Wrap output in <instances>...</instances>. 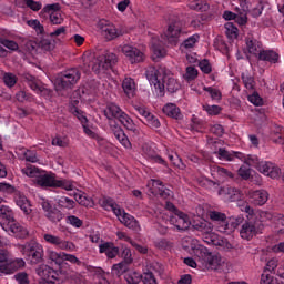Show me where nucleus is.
Returning <instances> with one entry per match:
<instances>
[{"instance_id":"obj_1","label":"nucleus","mask_w":284,"mask_h":284,"mask_svg":"<svg viewBox=\"0 0 284 284\" xmlns=\"http://www.w3.org/2000/svg\"><path fill=\"white\" fill-rule=\"evenodd\" d=\"M145 74L148 81L153 85L156 97H165V88L171 94L181 90V83L174 79L165 67L151 65L146 69Z\"/></svg>"},{"instance_id":"obj_2","label":"nucleus","mask_w":284,"mask_h":284,"mask_svg":"<svg viewBox=\"0 0 284 284\" xmlns=\"http://www.w3.org/2000/svg\"><path fill=\"white\" fill-rule=\"evenodd\" d=\"M38 276L42 278L40 284H54V281H58L59 283H63V281H68L71 278V281H74V283H81V277L74 273L64 271L63 267H61L59 271L42 264L36 270Z\"/></svg>"},{"instance_id":"obj_3","label":"nucleus","mask_w":284,"mask_h":284,"mask_svg":"<svg viewBox=\"0 0 284 284\" xmlns=\"http://www.w3.org/2000/svg\"><path fill=\"white\" fill-rule=\"evenodd\" d=\"M104 115L109 120L118 119L121 125L125 128L130 136H139V134H141V128L136 123H134V120H132V118H130V115H128V113H125L123 109L118 104H108L104 110Z\"/></svg>"},{"instance_id":"obj_4","label":"nucleus","mask_w":284,"mask_h":284,"mask_svg":"<svg viewBox=\"0 0 284 284\" xmlns=\"http://www.w3.org/2000/svg\"><path fill=\"white\" fill-rule=\"evenodd\" d=\"M241 210L242 212H245L248 216H251V219L242 224V227L240 230V236L244 241H252L257 234H263V230L265 226L263 225V222H261V220L254 219V216H252V214H254V209L252 206L246 204Z\"/></svg>"},{"instance_id":"obj_5","label":"nucleus","mask_w":284,"mask_h":284,"mask_svg":"<svg viewBox=\"0 0 284 284\" xmlns=\"http://www.w3.org/2000/svg\"><path fill=\"white\" fill-rule=\"evenodd\" d=\"M36 182L40 187H62V190H67V192L74 190L72 180H58L57 174L52 172L40 171Z\"/></svg>"},{"instance_id":"obj_6","label":"nucleus","mask_w":284,"mask_h":284,"mask_svg":"<svg viewBox=\"0 0 284 284\" xmlns=\"http://www.w3.org/2000/svg\"><path fill=\"white\" fill-rule=\"evenodd\" d=\"M81 79V72L77 69H69L62 72L54 81L57 90H72Z\"/></svg>"},{"instance_id":"obj_7","label":"nucleus","mask_w":284,"mask_h":284,"mask_svg":"<svg viewBox=\"0 0 284 284\" xmlns=\"http://www.w3.org/2000/svg\"><path fill=\"white\" fill-rule=\"evenodd\" d=\"M23 256L31 265H39L43 261V246L39 243L31 242L23 247Z\"/></svg>"},{"instance_id":"obj_8","label":"nucleus","mask_w":284,"mask_h":284,"mask_svg":"<svg viewBox=\"0 0 284 284\" xmlns=\"http://www.w3.org/2000/svg\"><path fill=\"white\" fill-rule=\"evenodd\" d=\"M0 225L10 236H14L16 239H26V236H28V229L17 222L14 217L9 222L0 223Z\"/></svg>"},{"instance_id":"obj_9","label":"nucleus","mask_w":284,"mask_h":284,"mask_svg":"<svg viewBox=\"0 0 284 284\" xmlns=\"http://www.w3.org/2000/svg\"><path fill=\"white\" fill-rule=\"evenodd\" d=\"M43 240L45 241V243H49V245H53L54 247H57V250H64L65 252H74L77 250L74 243L65 241L50 233L43 234Z\"/></svg>"},{"instance_id":"obj_10","label":"nucleus","mask_w":284,"mask_h":284,"mask_svg":"<svg viewBox=\"0 0 284 284\" xmlns=\"http://www.w3.org/2000/svg\"><path fill=\"white\" fill-rule=\"evenodd\" d=\"M181 32H183V22L178 18L170 20L166 30V39L171 45H176V43H179Z\"/></svg>"},{"instance_id":"obj_11","label":"nucleus","mask_w":284,"mask_h":284,"mask_svg":"<svg viewBox=\"0 0 284 284\" xmlns=\"http://www.w3.org/2000/svg\"><path fill=\"white\" fill-rule=\"evenodd\" d=\"M148 187L151 192V194H153V196H160V199H171L172 196V190L165 187V185H163V182L161 180H151L148 183Z\"/></svg>"},{"instance_id":"obj_12","label":"nucleus","mask_w":284,"mask_h":284,"mask_svg":"<svg viewBox=\"0 0 284 284\" xmlns=\"http://www.w3.org/2000/svg\"><path fill=\"white\" fill-rule=\"evenodd\" d=\"M122 52L124 53V57H126L128 61H130L132 64L143 63L145 61V53L134 45H122Z\"/></svg>"},{"instance_id":"obj_13","label":"nucleus","mask_w":284,"mask_h":284,"mask_svg":"<svg viewBox=\"0 0 284 284\" xmlns=\"http://www.w3.org/2000/svg\"><path fill=\"white\" fill-rule=\"evenodd\" d=\"M217 194L225 203H234L236 201H241L242 197L241 191L239 189L227 185L220 187Z\"/></svg>"},{"instance_id":"obj_14","label":"nucleus","mask_w":284,"mask_h":284,"mask_svg":"<svg viewBox=\"0 0 284 284\" xmlns=\"http://www.w3.org/2000/svg\"><path fill=\"white\" fill-rule=\"evenodd\" d=\"M23 81L31 88L36 94H50V90L45 88V84L41 82L37 77L30 74V73H24L23 75Z\"/></svg>"},{"instance_id":"obj_15","label":"nucleus","mask_w":284,"mask_h":284,"mask_svg":"<svg viewBox=\"0 0 284 284\" xmlns=\"http://www.w3.org/2000/svg\"><path fill=\"white\" fill-rule=\"evenodd\" d=\"M142 155L146 161H150L151 163H158V165H163L164 168H168V161H165L159 153H156V150L150 144H144L142 146Z\"/></svg>"},{"instance_id":"obj_16","label":"nucleus","mask_w":284,"mask_h":284,"mask_svg":"<svg viewBox=\"0 0 284 284\" xmlns=\"http://www.w3.org/2000/svg\"><path fill=\"white\" fill-rule=\"evenodd\" d=\"M43 16L50 20V23H52V26H61V23H63V16H61L58 3L48 4L44 8Z\"/></svg>"},{"instance_id":"obj_17","label":"nucleus","mask_w":284,"mask_h":284,"mask_svg":"<svg viewBox=\"0 0 284 284\" xmlns=\"http://www.w3.org/2000/svg\"><path fill=\"white\" fill-rule=\"evenodd\" d=\"M26 267V261L23 258H14L4 264H0V276L3 274H14L18 270Z\"/></svg>"},{"instance_id":"obj_18","label":"nucleus","mask_w":284,"mask_h":284,"mask_svg":"<svg viewBox=\"0 0 284 284\" xmlns=\"http://www.w3.org/2000/svg\"><path fill=\"white\" fill-rule=\"evenodd\" d=\"M172 225L176 226L178 230L185 232V230H190L192 222L190 221V216L183 212H179L175 215H172L170 219Z\"/></svg>"},{"instance_id":"obj_19","label":"nucleus","mask_w":284,"mask_h":284,"mask_svg":"<svg viewBox=\"0 0 284 284\" xmlns=\"http://www.w3.org/2000/svg\"><path fill=\"white\" fill-rule=\"evenodd\" d=\"M276 276L278 278L272 276V273H265L263 271L260 277V284H284V264L277 268Z\"/></svg>"},{"instance_id":"obj_20","label":"nucleus","mask_w":284,"mask_h":284,"mask_svg":"<svg viewBox=\"0 0 284 284\" xmlns=\"http://www.w3.org/2000/svg\"><path fill=\"white\" fill-rule=\"evenodd\" d=\"M257 170L258 172H261L265 176H270L271 179H278V174L281 172V169H278L276 164L267 161H262Z\"/></svg>"},{"instance_id":"obj_21","label":"nucleus","mask_w":284,"mask_h":284,"mask_svg":"<svg viewBox=\"0 0 284 284\" xmlns=\"http://www.w3.org/2000/svg\"><path fill=\"white\" fill-rule=\"evenodd\" d=\"M243 223H245V219L243 217V215L230 217V220L226 221V225H224L225 227H220V232L222 234H232V232H234V230H236L239 225H243Z\"/></svg>"},{"instance_id":"obj_22","label":"nucleus","mask_w":284,"mask_h":284,"mask_svg":"<svg viewBox=\"0 0 284 284\" xmlns=\"http://www.w3.org/2000/svg\"><path fill=\"white\" fill-rule=\"evenodd\" d=\"M119 246L112 242H103L99 244L100 254H105L106 258H116L119 256Z\"/></svg>"},{"instance_id":"obj_23","label":"nucleus","mask_w":284,"mask_h":284,"mask_svg":"<svg viewBox=\"0 0 284 284\" xmlns=\"http://www.w3.org/2000/svg\"><path fill=\"white\" fill-rule=\"evenodd\" d=\"M246 48L250 54H254V57H258L263 52V44L252 33H248L246 37Z\"/></svg>"},{"instance_id":"obj_24","label":"nucleus","mask_w":284,"mask_h":284,"mask_svg":"<svg viewBox=\"0 0 284 284\" xmlns=\"http://www.w3.org/2000/svg\"><path fill=\"white\" fill-rule=\"evenodd\" d=\"M14 202L18 205V207H20V210L23 211V214L31 219L30 215L32 214V204H30V200H28L26 195L18 193L14 196Z\"/></svg>"},{"instance_id":"obj_25","label":"nucleus","mask_w":284,"mask_h":284,"mask_svg":"<svg viewBox=\"0 0 284 284\" xmlns=\"http://www.w3.org/2000/svg\"><path fill=\"white\" fill-rule=\"evenodd\" d=\"M101 34L104 37V39H106V41H113V39H119L122 33L116 26L109 23L101 28Z\"/></svg>"},{"instance_id":"obj_26","label":"nucleus","mask_w":284,"mask_h":284,"mask_svg":"<svg viewBox=\"0 0 284 284\" xmlns=\"http://www.w3.org/2000/svg\"><path fill=\"white\" fill-rule=\"evenodd\" d=\"M251 203L254 205H265L270 199V193L265 190H256L250 193Z\"/></svg>"},{"instance_id":"obj_27","label":"nucleus","mask_w":284,"mask_h":284,"mask_svg":"<svg viewBox=\"0 0 284 284\" xmlns=\"http://www.w3.org/2000/svg\"><path fill=\"white\" fill-rule=\"evenodd\" d=\"M209 216L211 221L215 223L217 232H221V227H225V225H227V215H225V213L211 211Z\"/></svg>"},{"instance_id":"obj_28","label":"nucleus","mask_w":284,"mask_h":284,"mask_svg":"<svg viewBox=\"0 0 284 284\" xmlns=\"http://www.w3.org/2000/svg\"><path fill=\"white\" fill-rule=\"evenodd\" d=\"M163 114L179 121L182 119L181 109L175 103H166L162 109Z\"/></svg>"},{"instance_id":"obj_29","label":"nucleus","mask_w":284,"mask_h":284,"mask_svg":"<svg viewBox=\"0 0 284 284\" xmlns=\"http://www.w3.org/2000/svg\"><path fill=\"white\" fill-rule=\"evenodd\" d=\"M193 230L195 232H200L203 236L206 234H210V232H213L214 227L212 226V223L205 221V220H197L194 221L192 224Z\"/></svg>"},{"instance_id":"obj_30","label":"nucleus","mask_w":284,"mask_h":284,"mask_svg":"<svg viewBox=\"0 0 284 284\" xmlns=\"http://www.w3.org/2000/svg\"><path fill=\"white\" fill-rule=\"evenodd\" d=\"M215 154H217V159L222 161H234V159H243L242 152L227 151L223 148H220Z\"/></svg>"},{"instance_id":"obj_31","label":"nucleus","mask_w":284,"mask_h":284,"mask_svg":"<svg viewBox=\"0 0 284 284\" xmlns=\"http://www.w3.org/2000/svg\"><path fill=\"white\" fill-rule=\"evenodd\" d=\"M114 138L125 148V150H132V142H130V139H128V135H125V131L121 129V126H116L113 130Z\"/></svg>"},{"instance_id":"obj_32","label":"nucleus","mask_w":284,"mask_h":284,"mask_svg":"<svg viewBox=\"0 0 284 284\" xmlns=\"http://www.w3.org/2000/svg\"><path fill=\"white\" fill-rule=\"evenodd\" d=\"M258 61H267L268 63H278L281 55L274 50H262L257 57Z\"/></svg>"},{"instance_id":"obj_33","label":"nucleus","mask_w":284,"mask_h":284,"mask_svg":"<svg viewBox=\"0 0 284 284\" xmlns=\"http://www.w3.org/2000/svg\"><path fill=\"white\" fill-rule=\"evenodd\" d=\"M122 89L126 94L128 99H132L136 94V82L132 78H125L122 81Z\"/></svg>"},{"instance_id":"obj_34","label":"nucleus","mask_w":284,"mask_h":284,"mask_svg":"<svg viewBox=\"0 0 284 284\" xmlns=\"http://www.w3.org/2000/svg\"><path fill=\"white\" fill-rule=\"evenodd\" d=\"M77 105H79L78 100H74L73 102H71V104L69 106V112H71V114H73V116H77V119L80 121L81 125H85L88 123V118L85 116V113L82 110L77 108Z\"/></svg>"},{"instance_id":"obj_35","label":"nucleus","mask_w":284,"mask_h":284,"mask_svg":"<svg viewBox=\"0 0 284 284\" xmlns=\"http://www.w3.org/2000/svg\"><path fill=\"white\" fill-rule=\"evenodd\" d=\"M240 161H243V163H245V165H247L248 168H255V170H258L261 163L263 162L261 161V159H258L257 155H245L244 153H242V158H240Z\"/></svg>"},{"instance_id":"obj_36","label":"nucleus","mask_w":284,"mask_h":284,"mask_svg":"<svg viewBox=\"0 0 284 284\" xmlns=\"http://www.w3.org/2000/svg\"><path fill=\"white\" fill-rule=\"evenodd\" d=\"M120 221L125 225V227H129V230H138L139 229V221L134 216H132L130 213L123 212V215L120 217Z\"/></svg>"},{"instance_id":"obj_37","label":"nucleus","mask_w":284,"mask_h":284,"mask_svg":"<svg viewBox=\"0 0 284 284\" xmlns=\"http://www.w3.org/2000/svg\"><path fill=\"white\" fill-rule=\"evenodd\" d=\"M0 219H3L2 223H8L14 219V211L6 203L0 204Z\"/></svg>"},{"instance_id":"obj_38","label":"nucleus","mask_w":284,"mask_h":284,"mask_svg":"<svg viewBox=\"0 0 284 284\" xmlns=\"http://www.w3.org/2000/svg\"><path fill=\"white\" fill-rule=\"evenodd\" d=\"M189 8L196 12H207V10H210V4L206 0H192L189 2Z\"/></svg>"},{"instance_id":"obj_39","label":"nucleus","mask_w":284,"mask_h":284,"mask_svg":"<svg viewBox=\"0 0 284 284\" xmlns=\"http://www.w3.org/2000/svg\"><path fill=\"white\" fill-rule=\"evenodd\" d=\"M118 256L122 258V263L126 265H132V263L134 262V257H132V250H130V247L128 246H122L119 250Z\"/></svg>"},{"instance_id":"obj_40","label":"nucleus","mask_w":284,"mask_h":284,"mask_svg":"<svg viewBox=\"0 0 284 284\" xmlns=\"http://www.w3.org/2000/svg\"><path fill=\"white\" fill-rule=\"evenodd\" d=\"M48 256L50 261L60 266L59 271L62 267V270L65 272V266H68V263L63 264V252L57 253V251H49Z\"/></svg>"},{"instance_id":"obj_41","label":"nucleus","mask_w":284,"mask_h":284,"mask_svg":"<svg viewBox=\"0 0 284 284\" xmlns=\"http://www.w3.org/2000/svg\"><path fill=\"white\" fill-rule=\"evenodd\" d=\"M242 83L246 90H255L256 88V80L254 75H251L248 72H243L241 74Z\"/></svg>"},{"instance_id":"obj_42","label":"nucleus","mask_w":284,"mask_h":284,"mask_svg":"<svg viewBox=\"0 0 284 284\" xmlns=\"http://www.w3.org/2000/svg\"><path fill=\"white\" fill-rule=\"evenodd\" d=\"M142 123H144V125H148V128H151V130H158V128H161V121L156 115L152 114L151 112L149 113V115H146V118H144V121H142Z\"/></svg>"},{"instance_id":"obj_43","label":"nucleus","mask_w":284,"mask_h":284,"mask_svg":"<svg viewBox=\"0 0 284 284\" xmlns=\"http://www.w3.org/2000/svg\"><path fill=\"white\" fill-rule=\"evenodd\" d=\"M42 170H40L39 168L29 164L26 168L21 169L22 174H24V176H29V179H39V174L41 173Z\"/></svg>"},{"instance_id":"obj_44","label":"nucleus","mask_w":284,"mask_h":284,"mask_svg":"<svg viewBox=\"0 0 284 284\" xmlns=\"http://www.w3.org/2000/svg\"><path fill=\"white\" fill-rule=\"evenodd\" d=\"M205 262L207 267H210L211 270H216V267L221 265V256L207 253L205 254Z\"/></svg>"},{"instance_id":"obj_45","label":"nucleus","mask_w":284,"mask_h":284,"mask_svg":"<svg viewBox=\"0 0 284 284\" xmlns=\"http://www.w3.org/2000/svg\"><path fill=\"white\" fill-rule=\"evenodd\" d=\"M128 270H130V264H125V262H120L118 264H114L112 266V275L113 276H123V274H125V272H128Z\"/></svg>"},{"instance_id":"obj_46","label":"nucleus","mask_w":284,"mask_h":284,"mask_svg":"<svg viewBox=\"0 0 284 284\" xmlns=\"http://www.w3.org/2000/svg\"><path fill=\"white\" fill-rule=\"evenodd\" d=\"M152 52H153V61H156V59H163L165 54H168V51L161 43H152Z\"/></svg>"},{"instance_id":"obj_47","label":"nucleus","mask_w":284,"mask_h":284,"mask_svg":"<svg viewBox=\"0 0 284 284\" xmlns=\"http://www.w3.org/2000/svg\"><path fill=\"white\" fill-rule=\"evenodd\" d=\"M82 129L83 132L87 136H89V139H93L94 141H97L98 143H101V141H103V138H101V135H99V133L92 131V128L90 126V124H82Z\"/></svg>"},{"instance_id":"obj_48","label":"nucleus","mask_w":284,"mask_h":284,"mask_svg":"<svg viewBox=\"0 0 284 284\" xmlns=\"http://www.w3.org/2000/svg\"><path fill=\"white\" fill-rule=\"evenodd\" d=\"M124 278L128 284H139L141 283L143 275L139 272H129L124 275Z\"/></svg>"},{"instance_id":"obj_49","label":"nucleus","mask_w":284,"mask_h":284,"mask_svg":"<svg viewBox=\"0 0 284 284\" xmlns=\"http://www.w3.org/2000/svg\"><path fill=\"white\" fill-rule=\"evenodd\" d=\"M45 216L51 221V223H59V221L63 220V213L57 209H51L48 213H45Z\"/></svg>"},{"instance_id":"obj_50","label":"nucleus","mask_w":284,"mask_h":284,"mask_svg":"<svg viewBox=\"0 0 284 284\" xmlns=\"http://www.w3.org/2000/svg\"><path fill=\"white\" fill-rule=\"evenodd\" d=\"M196 77H199V70L196 69V67H186L185 74H183V79L190 83V81H194Z\"/></svg>"},{"instance_id":"obj_51","label":"nucleus","mask_w":284,"mask_h":284,"mask_svg":"<svg viewBox=\"0 0 284 284\" xmlns=\"http://www.w3.org/2000/svg\"><path fill=\"white\" fill-rule=\"evenodd\" d=\"M248 12L251 17H254L255 19L261 17V14H263V2H261V0H255Z\"/></svg>"},{"instance_id":"obj_52","label":"nucleus","mask_w":284,"mask_h":284,"mask_svg":"<svg viewBox=\"0 0 284 284\" xmlns=\"http://www.w3.org/2000/svg\"><path fill=\"white\" fill-rule=\"evenodd\" d=\"M204 92H207L212 99V101H221L223 99V93H221V90L213 88V87H204Z\"/></svg>"},{"instance_id":"obj_53","label":"nucleus","mask_w":284,"mask_h":284,"mask_svg":"<svg viewBox=\"0 0 284 284\" xmlns=\"http://www.w3.org/2000/svg\"><path fill=\"white\" fill-rule=\"evenodd\" d=\"M276 267H278V260L271 258L267 261L265 267L263 268V272L267 274H277L278 271H276Z\"/></svg>"},{"instance_id":"obj_54","label":"nucleus","mask_w":284,"mask_h":284,"mask_svg":"<svg viewBox=\"0 0 284 284\" xmlns=\"http://www.w3.org/2000/svg\"><path fill=\"white\" fill-rule=\"evenodd\" d=\"M204 243H207V245H221V240L219 239V234L211 231L205 234Z\"/></svg>"},{"instance_id":"obj_55","label":"nucleus","mask_w":284,"mask_h":284,"mask_svg":"<svg viewBox=\"0 0 284 284\" xmlns=\"http://www.w3.org/2000/svg\"><path fill=\"white\" fill-rule=\"evenodd\" d=\"M115 63H116V54L106 53L104 55V62L102 63V68L104 70H109V68H112V65H115Z\"/></svg>"},{"instance_id":"obj_56","label":"nucleus","mask_w":284,"mask_h":284,"mask_svg":"<svg viewBox=\"0 0 284 284\" xmlns=\"http://www.w3.org/2000/svg\"><path fill=\"white\" fill-rule=\"evenodd\" d=\"M57 203L59 207H65L67 210H72V207H74V200L67 196L59 197Z\"/></svg>"},{"instance_id":"obj_57","label":"nucleus","mask_w":284,"mask_h":284,"mask_svg":"<svg viewBox=\"0 0 284 284\" xmlns=\"http://www.w3.org/2000/svg\"><path fill=\"white\" fill-rule=\"evenodd\" d=\"M0 43L3 48L11 50L12 52H17L19 50V44L14 40H8L6 38H0Z\"/></svg>"},{"instance_id":"obj_58","label":"nucleus","mask_w":284,"mask_h":284,"mask_svg":"<svg viewBox=\"0 0 284 284\" xmlns=\"http://www.w3.org/2000/svg\"><path fill=\"white\" fill-rule=\"evenodd\" d=\"M225 28H226V36L229 37V39H236V37H239V28H236L234 23L229 22L225 24Z\"/></svg>"},{"instance_id":"obj_59","label":"nucleus","mask_w":284,"mask_h":284,"mask_svg":"<svg viewBox=\"0 0 284 284\" xmlns=\"http://www.w3.org/2000/svg\"><path fill=\"white\" fill-rule=\"evenodd\" d=\"M247 101H250V103L256 106L263 105V98H261V95L256 91L247 95Z\"/></svg>"},{"instance_id":"obj_60","label":"nucleus","mask_w":284,"mask_h":284,"mask_svg":"<svg viewBox=\"0 0 284 284\" xmlns=\"http://www.w3.org/2000/svg\"><path fill=\"white\" fill-rule=\"evenodd\" d=\"M3 82L7 88H14V85H17V75L13 73H4Z\"/></svg>"},{"instance_id":"obj_61","label":"nucleus","mask_w":284,"mask_h":284,"mask_svg":"<svg viewBox=\"0 0 284 284\" xmlns=\"http://www.w3.org/2000/svg\"><path fill=\"white\" fill-rule=\"evenodd\" d=\"M199 39H200V36L195 33L183 41V47L186 50H190V48H192L193 45H196V43H199Z\"/></svg>"},{"instance_id":"obj_62","label":"nucleus","mask_w":284,"mask_h":284,"mask_svg":"<svg viewBox=\"0 0 284 284\" xmlns=\"http://www.w3.org/2000/svg\"><path fill=\"white\" fill-rule=\"evenodd\" d=\"M67 223L68 225H72V227H82L83 225V220L79 219L75 215H69L67 216Z\"/></svg>"},{"instance_id":"obj_63","label":"nucleus","mask_w":284,"mask_h":284,"mask_svg":"<svg viewBox=\"0 0 284 284\" xmlns=\"http://www.w3.org/2000/svg\"><path fill=\"white\" fill-rule=\"evenodd\" d=\"M142 283H144V284H159V283H156V277H154V273L150 272V271L143 273Z\"/></svg>"},{"instance_id":"obj_64","label":"nucleus","mask_w":284,"mask_h":284,"mask_svg":"<svg viewBox=\"0 0 284 284\" xmlns=\"http://www.w3.org/2000/svg\"><path fill=\"white\" fill-rule=\"evenodd\" d=\"M18 284H30V275L26 272H19L14 275Z\"/></svg>"}]
</instances>
